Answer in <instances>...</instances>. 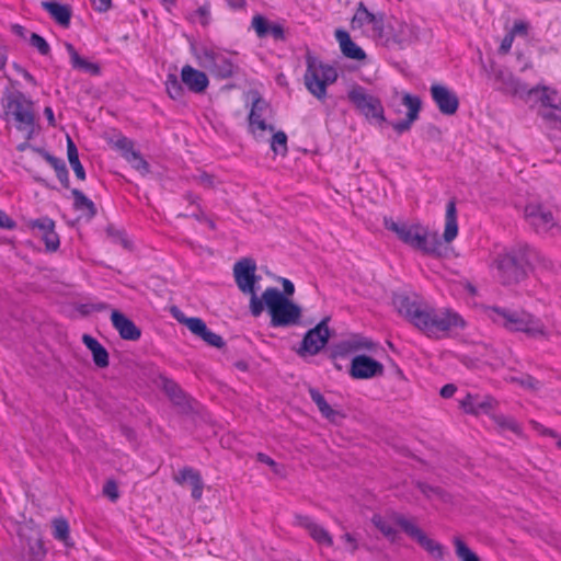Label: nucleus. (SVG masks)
Segmentation results:
<instances>
[{"instance_id": "55", "label": "nucleus", "mask_w": 561, "mask_h": 561, "mask_svg": "<svg viewBox=\"0 0 561 561\" xmlns=\"http://www.w3.org/2000/svg\"><path fill=\"white\" fill-rule=\"evenodd\" d=\"M512 380L518 382L522 387L533 391H537L540 387V382L531 376H525L523 378H513Z\"/></svg>"}, {"instance_id": "35", "label": "nucleus", "mask_w": 561, "mask_h": 561, "mask_svg": "<svg viewBox=\"0 0 561 561\" xmlns=\"http://www.w3.org/2000/svg\"><path fill=\"white\" fill-rule=\"evenodd\" d=\"M186 480H190V484L192 485V496L196 501L201 500L203 494V481L199 473L191 468H184L175 477V481L183 484Z\"/></svg>"}, {"instance_id": "14", "label": "nucleus", "mask_w": 561, "mask_h": 561, "mask_svg": "<svg viewBox=\"0 0 561 561\" xmlns=\"http://www.w3.org/2000/svg\"><path fill=\"white\" fill-rule=\"evenodd\" d=\"M350 102L355 108L368 119L385 122L383 106L381 101L367 93L360 85H353L347 93Z\"/></svg>"}, {"instance_id": "39", "label": "nucleus", "mask_w": 561, "mask_h": 561, "mask_svg": "<svg viewBox=\"0 0 561 561\" xmlns=\"http://www.w3.org/2000/svg\"><path fill=\"white\" fill-rule=\"evenodd\" d=\"M71 193L75 198V208L79 211H82L87 218H93L96 214L94 203L77 188H73Z\"/></svg>"}, {"instance_id": "63", "label": "nucleus", "mask_w": 561, "mask_h": 561, "mask_svg": "<svg viewBox=\"0 0 561 561\" xmlns=\"http://www.w3.org/2000/svg\"><path fill=\"white\" fill-rule=\"evenodd\" d=\"M15 222L10 219L2 210H0V228L12 229Z\"/></svg>"}, {"instance_id": "59", "label": "nucleus", "mask_w": 561, "mask_h": 561, "mask_svg": "<svg viewBox=\"0 0 561 561\" xmlns=\"http://www.w3.org/2000/svg\"><path fill=\"white\" fill-rule=\"evenodd\" d=\"M342 540H344V542L346 545V549L351 553H354L358 549L357 539L351 533H345L342 536Z\"/></svg>"}, {"instance_id": "9", "label": "nucleus", "mask_w": 561, "mask_h": 561, "mask_svg": "<svg viewBox=\"0 0 561 561\" xmlns=\"http://www.w3.org/2000/svg\"><path fill=\"white\" fill-rule=\"evenodd\" d=\"M4 115L8 122H13L16 128L26 134L30 139L34 131L35 115L33 104L22 94H12L4 103Z\"/></svg>"}, {"instance_id": "22", "label": "nucleus", "mask_w": 561, "mask_h": 561, "mask_svg": "<svg viewBox=\"0 0 561 561\" xmlns=\"http://www.w3.org/2000/svg\"><path fill=\"white\" fill-rule=\"evenodd\" d=\"M383 371V365L367 355H355L350 365V375L354 379L380 377Z\"/></svg>"}, {"instance_id": "34", "label": "nucleus", "mask_w": 561, "mask_h": 561, "mask_svg": "<svg viewBox=\"0 0 561 561\" xmlns=\"http://www.w3.org/2000/svg\"><path fill=\"white\" fill-rule=\"evenodd\" d=\"M42 7L50 14V16L61 26H69L71 19V8L56 1H43Z\"/></svg>"}, {"instance_id": "60", "label": "nucleus", "mask_w": 561, "mask_h": 561, "mask_svg": "<svg viewBox=\"0 0 561 561\" xmlns=\"http://www.w3.org/2000/svg\"><path fill=\"white\" fill-rule=\"evenodd\" d=\"M92 5L98 12H106L112 7V0H92Z\"/></svg>"}, {"instance_id": "18", "label": "nucleus", "mask_w": 561, "mask_h": 561, "mask_svg": "<svg viewBox=\"0 0 561 561\" xmlns=\"http://www.w3.org/2000/svg\"><path fill=\"white\" fill-rule=\"evenodd\" d=\"M495 80L501 83L499 89L506 94L519 96L526 102H536V96L529 94L533 89L520 82L512 72L506 69L492 67Z\"/></svg>"}, {"instance_id": "41", "label": "nucleus", "mask_w": 561, "mask_h": 561, "mask_svg": "<svg viewBox=\"0 0 561 561\" xmlns=\"http://www.w3.org/2000/svg\"><path fill=\"white\" fill-rule=\"evenodd\" d=\"M53 535L55 539L61 541L67 547H72L73 543L70 540L69 524L65 518H55L51 522Z\"/></svg>"}, {"instance_id": "21", "label": "nucleus", "mask_w": 561, "mask_h": 561, "mask_svg": "<svg viewBox=\"0 0 561 561\" xmlns=\"http://www.w3.org/2000/svg\"><path fill=\"white\" fill-rule=\"evenodd\" d=\"M499 404V401L492 396L480 397L479 394L467 393L459 400L460 408L473 416L486 414L491 417V414H495Z\"/></svg>"}, {"instance_id": "36", "label": "nucleus", "mask_w": 561, "mask_h": 561, "mask_svg": "<svg viewBox=\"0 0 561 561\" xmlns=\"http://www.w3.org/2000/svg\"><path fill=\"white\" fill-rule=\"evenodd\" d=\"M84 345L91 351L94 364L100 368L108 366L107 351L91 335L84 334L82 336Z\"/></svg>"}, {"instance_id": "64", "label": "nucleus", "mask_w": 561, "mask_h": 561, "mask_svg": "<svg viewBox=\"0 0 561 561\" xmlns=\"http://www.w3.org/2000/svg\"><path fill=\"white\" fill-rule=\"evenodd\" d=\"M268 34H271L274 38L280 39L284 36L283 27L278 24L270 25Z\"/></svg>"}, {"instance_id": "50", "label": "nucleus", "mask_w": 561, "mask_h": 561, "mask_svg": "<svg viewBox=\"0 0 561 561\" xmlns=\"http://www.w3.org/2000/svg\"><path fill=\"white\" fill-rule=\"evenodd\" d=\"M256 459L257 461H260L261 463H264L266 466H268L273 472L276 474V476H279V477H285V468L280 465H278L277 462H275L270 456H267L266 454H263V453H259L256 455Z\"/></svg>"}, {"instance_id": "37", "label": "nucleus", "mask_w": 561, "mask_h": 561, "mask_svg": "<svg viewBox=\"0 0 561 561\" xmlns=\"http://www.w3.org/2000/svg\"><path fill=\"white\" fill-rule=\"evenodd\" d=\"M458 234V224H457V209L456 203L454 201H449L446 207V222L445 230L443 233V238L445 242L450 243Z\"/></svg>"}, {"instance_id": "8", "label": "nucleus", "mask_w": 561, "mask_h": 561, "mask_svg": "<svg viewBox=\"0 0 561 561\" xmlns=\"http://www.w3.org/2000/svg\"><path fill=\"white\" fill-rule=\"evenodd\" d=\"M336 78L337 73L333 67L322 64L316 57H307L305 84L308 91L317 99L322 100L325 98L327 87L335 82Z\"/></svg>"}, {"instance_id": "52", "label": "nucleus", "mask_w": 561, "mask_h": 561, "mask_svg": "<svg viewBox=\"0 0 561 561\" xmlns=\"http://www.w3.org/2000/svg\"><path fill=\"white\" fill-rule=\"evenodd\" d=\"M252 26L255 30L259 37H264L268 34L270 24L267 20L262 15L253 16Z\"/></svg>"}, {"instance_id": "24", "label": "nucleus", "mask_w": 561, "mask_h": 561, "mask_svg": "<svg viewBox=\"0 0 561 561\" xmlns=\"http://www.w3.org/2000/svg\"><path fill=\"white\" fill-rule=\"evenodd\" d=\"M19 535L26 542L27 554L34 561L42 560L46 554V549L42 540L41 531L33 523H26L21 526Z\"/></svg>"}, {"instance_id": "47", "label": "nucleus", "mask_w": 561, "mask_h": 561, "mask_svg": "<svg viewBox=\"0 0 561 561\" xmlns=\"http://www.w3.org/2000/svg\"><path fill=\"white\" fill-rule=\"evenodd\" d=\"M371 523L382 533L385 537L390 540H394L397 531L382 516L374 515Z\"/></svg>"}, {"instance_id": "5", "label": "nucleus", "mask_w": 561, "mask_h": 561, "mask_svg": "<svg viewBox=\"0 0 561 561\" xmlns=\"http://www.w3.org/2000/svg\"><path fill=\"white\" fill-rule=\"evenodd\" d=\"M388 228L393 231L403 243L416 251L424 254H433L438 250L439 242L437 234L419 222H391L388 225Z\"/></svg>"}, {"instance_id": "10", "label": "nucleus", "mask_w": 561, "mask_h": 561, "mask_svg": "<svg viewBox=\"0 0 561 561\" xmlns=\"http://www.w3.org/2000/svg\"><path fill=\"white\" fill-rule=\"evenodd\" d=\"M375 37L387 47L404 48L417 38L416 30L394 18L381 22Z\"/></svg>"}, {"instance_id": "27", "label": "nucleus", "mask_w": 561, "mask_h": 561, "mask_svg": "<svg viewBox=\"0 0 561 561\" xmlns=\"http://www.w3.org/2000/svg\"><path fill=\"white\" fill-rule=\"evenodd\" d=\"M402 103L408 107L407 119L393 123L392 127L398 133H404L411 128L414 121L417 119L422 102L420 98L405 93L402 98Z\"/></svg>"}, {"instance_id": "6", "label": "nucleus", "mask_w": 561, "mask_h": 561, "mask_svg": "<svg viewBox=\"0 0 561 561\" xmlns=\"http://www.w3.org/2000/svg\"><path fill=\"white\" fill-rule=\"evenodd\" d=\"M233 278L238 289L250 296V311L253 317L262 314V299L256 294V284L260 276L256 275V263L251 257H243L237 261L232 268Z\"/></svg>"}, {"instance_id": "45", "label": "nucleus", "mask_w": 561, "mask_h": 561, "mask_svg": "<svg viewBox=\"0 0 561 561\" xmlns=\"http://www.w3.org/2000/svg\"><path fill=\"white\" fill-rule=\"evenodd\" d=\"M271 149L276 156L285 157L288 152L287 135L282 131H272Z\"/></svg>"}, {"instance_id": "58", "label": "nucleus", "mask_w": 561, "mask_h": 561, "mask_svg": "<svg viewBox=\"0 0 561 561\" xmlns=\"http://www.w3.org/2000/svg\"><path fill=\"white\" fill-rule=\"evenodd\" d=\"M195 15L199 19V22L203 26L208 25L209 23V15H210V8L209 4H205L199 7L195 11Z\"/></svg>"}, {"instance_id": "40", "label": "nucleus", "mask_w": 561, "mask_h": 561, "mask_svg": "<svg viewBox=\"0 0 561 561\" xmlns=\"http://www.w3.org/2000/svg\"><path fill=\"white\" fill-rule=\"evenodd\" d=\"M67 156H68V161H69L76 176L79 180L84 181L85 180V171L79 160L78 149L69 136H67Z\"/></svg>"}, {"instance_id": "30", "label": "nucleus", "mask_w": 561, "mask_h": 561, "mask_svg": "<svg viewBox=\"0 0 561 561\" xmlns=\"http://www.w3.org/2000/svg\"><path fill=\"white\" fill-rule=\"evenodd\" d=\"M381 15H375L369 12L366 5L363 2L358 3L357 10L352 19L351 25L352 28H362L365 24H370L373 26L374 36L376 35L381 22Z\"/></svg>"}, {"instance_id": "53", "label": "nucleus", "mask_w": 561, "mask_h": 561, "mask_svg": "<svg viewBox=\"0 0 561 561\" xmlns=\"http://www.w3.org/2000/svg\"><path fill=\"white\" fill-rule=\"evenodd\" d=\"M31 45L34 46L42 55H48L50 48L48 43L38 34L32 33L30 38Z\"/></svg>"}, {"instance_id": "1", "label": "nucleus", "mask_w": 561, "mask_h": 561, "mask_svg": "<svg viewBox=\"0 0 561 561\" xmlns=\"http://www.w3.org/2000/svg\"><path fill=\"white\" fill-rule=\"evenodd\" d=\"M392 305L404 320L431 339L446 337L451 331L465 327L458 313L450 309L434 308L416 295L396 294Z\"/></svg>"}, {"instance_id": "26", "label": "nucleus", "mask_w": 561, "mask_h": 561, "mask_svg": "<svg viewBox=\"0 0 561 561\" xmlns=\"http://www.w3.org/2000/svg\"><path fill=\"white\" fill-rule=\"evenodd\" d=\"M111 321L122 339L137 341L140 337L141 331L121 311L113 310L111 313Z\"/></svg>"}, {"instance_id": "16", "label": "nucleus", "mask_w": 561, "mask_h": 561, "mask_svg": "<svg viewBox=\"0 0 561 561\" xmlns=\"http://www.w3.org/2000/svg\"><path fill=\"white\" fill-rule=\"evenodd\" d=\"M396 523L408 536L423 547L432 558L443 560L445 556L444 547L439 542L427 537V535L415 523L401 515L396 516Z\"/></svg>"}, {"instance_id": "54", "label": "nucleus", "mask_w": 561, "mask_h": 561, "mask_svg": "<svg viewBox=\"0 0 561 561\" xmlns=\"http://www.w3.org/2000/svg\"><path fill=\"white\" fill-rule=\"evenodd\" d=\"M103 494L115 502L119 497L117 483L114 480H107L103 486Z\"/></svg>"}, {"instance_id": "11", "label": "nucleus", "mask_w": 561, "mask_h": 561, "mask_svg": "<svg viewBox=\"0 0 561 561\" xmlns=\"http://www.w3.org/2000/svg\"><path fill=\"white\" fill-rule=\"evenodd\" d=\"M529 94L541 105L539 115L547 127L561 131V92L542 85L533 88Z\"/></svg>"}, {"instance_id": "51", "label": "nucleus", "mask_w": 561, "mask_h": 561, "mask_svg": "<svg viewBox=\"0 0 561 561\" xmlns=\"http://www.w3.org/2000/svg\"><path fill=\"white\" fill-rule=\"evenodd\" d=\"M194 180L204 188H216L218 181L213 174H208L204 171L199 172L198 174L194 175Z\"/></svg>"}, {"instance_id": "13", "label": "nucleus", "mask_w": 561, "mask_h": 561, "mask_svg": "<svg viewBox=\"0 0 561 561\" xmlns=\"http://www.w3.org/2000/svg\"><path fill=\"white\" fill-rule=\"evenodd\" d=\"M250 95L252 105L248 117L249 129L254 137L261 138L266 131H274V126L270 122L273 116V110L257 92L253 91Z\"/></svg>"}, {"instance_id": "2", "label": "nucleus", "mask_w": 561, "mask_h": 561, "mask_svg": "<svg viewBox=\"0 0 561 561\" xmlns=\"http://www.w3.org/2000/svg\"><path fill=\"white\" fill-rule=\"evenodd\" d=\"M485 313L493 323L507 331L522 332L535 340L547 341L551 336L547 325L533 313L500 307H489Z\"/></svg>"}, {"instance_id": "38", "label": "nucleus", "mask_w": 561, "mask_h": 561, "mask_svg": "<svg viewBox=\"0 0 561 561\" xmlns=\"http://www.w3.org/2000/svg\"><path fill=\"white\" fill-rule=\"evenodd\" d=\"M161 387L170 400L182 409H185L187 401L180 387L172 380L161 377Z\"/></svg>"}, {"instance_id": "12", "label": "nucleus", "mask_w": 561, "mask_h": 561, "mask_svg": "<svg viewBox=\"0 0 561 561\" xmlns=\"http://www.w3.org/2000/svg\"><path fill=\"white\" fill-rule=\"evenodd\" d=\"M524 218L537 233L561 234V225L552 210L541 203H527L524 208Z\"/></svg>"}, {"instance_id": "4", "label": "nucleus", "mask_w": 561, "mask_h": 561, "mask_svg": "<svg viewBox=\"0 0 561 561\" xmlns=\"http://www.w3.org/2000/svg\"><path fill=\"white\" fill-rule=\"evenodd\" d=\"M261 299L262 312L264 309L267 310L272 327H291L300 322L302 316L301 307L284 296L276 287H267L262 293Z\"/></svg>"}, {"instance_id": "44", "label": "nucleus", "mask_w": 561, "mask_h": 561, "mask_svg": "<svg viewBox=\"0 0 561 561\" xmlns=\"http://www.w3.org/2000/svg\"><path fill=\"white\" fill-rule=\"evenodd\" d=\"M455 553L460 561H480V558L473 552L468 545L459 537L454 540Z\"/></svg>"}, {"instance_id": "48", "label": "nucleus", "mask_w": 561, "mask_h": 561, "mask_svg": "<svg viewBox=\"0 0 561 561\" xmlns=\"http://www.w3.org/2000/svg\"><path fill=\"white\" fill-rule=\"evenodd\" d=\"M185 199L191 205H194L196 207V211L192 213V214L182 213L179 216H181V217H190V216H192V217H194L198 221H206L208 217L206 216L205 211L202 209L201 205L198 204V196H196V195H194L192 193H187L185 195Z\"/></svg>"}, {"instance_id": "62", "label": "nucleus", "mask_w": 561, "mask_h": 561, "mask_svg": "<svg viewBox=\"0 0 561 561\" xmlns=\"http://www.w3.org/2000/svg\"><path fill=\"white\" fill-rule=\"evenodd\" d=\"M282 285H283V291L282 294L284 296H286L287 298H289L290 296L294 295L295 293V286L294 284L287 279V278H282Z\"/></svg>"}, {"instance_id": "56", "label": "nucleus", "mask_w": 561, "mask_h": 561, "mask_svg": "<svg viewBox=\"0 0 561 561\" xmlns=\"http://www.w3.org/2000/svg\"><path fill=\"white\" fill-rule=\"evenodd\" d=\"M419 488L421 492L430 499L437 496L442 500H445V493L438 488H434L424 483H419Z\"/></svg>"}, {"instance_id": "15", "label": "nucleus", "mask_w": 561, "mask_h": 561, "mask_svg": "<svg viewBox=\"0 0 561 561\" xmlns=\"http://www.w3.org/2000/svg\"><path fill=\"white\" fill-rule=\"evenodd\" d=\"M170 312L176 321L184 324L194 335L201 337L208 345L217 348H221L225 345L222 337L209 331L201 318H188L178 307H172Z\"/></svg>"}, {"instance_id": "20", "label": "nucleus", "mask_w": 561, "mask_h": 561, "mask_svg": "<svg viewBox=\"0 0 561 561\" xmlns=\"http://www.w3.org/2000/svg\"><path fill=\"white\" fill-rule=\"evenodd\" d=\"M201 65L220 78H229L236 71L233 62L224 54L205 49L199 56Z\"/></svg>"}, {"instance_id": "32", "label": "nucleus", "mask_w": 561, "mask_h": 561, "mask_svg": "<svg viewBox=\"0 0 561 561\" xmlns=\"http://www.w3.org/2000/svg\"><path fill=\"white\" fill-rule=\"evenodd\" d=\"M491 420L496 425V431L500 434H504L505 432H511L517 437H524V430L522 425L517 422V420L511 415H506L503 413L491 414Z\"/></svg>"}, {"instance_id": "17", "label": "nucleus", "mask_w": 561, "mask_h": 561, "mask_svg": "<svg viewBox=\"0 0 561 561\" xmlns=\"http://www.w3.org/2000/svg\"><path fill=\"white\" fill-rule=\"evenodd\" d=\"M328 321L329 318H324L305 334L301 345L297 351L298 355L302 357L307 355L313 356L327 345L330 339Z\"/></svg>"}, {"instance_id": "42", "label": "nucleus", "mask_w": 561, "mask_h": 561, "mask_svg": "<svg viewBox=\"0 0 561 561\" xmlns=\"http://www.w3.org/2000/svg\"><path fill=\"white\" fill-rule=\"evenodd\" d=\"M36 151L42 153L46 161L55 169L57 178L64 184V186L69 187L68 171L65 163L61 160L53 157L48 152H45L41 149H36Z\"/></svg>"}, {"instance_id": "57", "label": "nucleus", "mask_w": 561, "mask_h": 561, "mask_svg": "<svg viewBox=\"0 0 561 561\" xmlns=\"http://www.w3.org/2000/svg\"><path fill=\"white\" fill-rule=\"evenodd\" d=\"M529 23L523 20L515 21L513 28L511 30V34L515 36H526L529 31Z\"/></svg>"}, {"instance_id": "29", "label": "nucleus", "mask_w": 561, "mask_h": 561, "mask_svg": "<svg viewBox=\"0 0 561 561\" xmlns=\"http://www.w3.org/2000/svg\"><path fill=\"white\" fill-rule=\"evenodd\" d=\"M312 401L317 404L322 416L333 424H340L345 419V414L336 409H333L320 393L319 390L311 388L309 390Z\"/></svg>"}, {"instance_id": "33", "label": "nucleus", "mask_w": 561, "mask_h": 561, "mask_svg": "<svg viewBox=\"0 0 561 561\" xmlns=\"http://www.w3.org/2000/svg\"><path fill=\"white\" fill-rule=\"evenodd\" d=\"M65 47L70 56L71 66L75 69L88 72L92 76H99L101 73V68L98 64L92 62L79 55L72 44L65 43Z\"/></svg>"}, {"instance_id": "7", "label": "nucleus", "mask_w": 561, "mask_h": 561, "mask_svg": "<svg viewBox=\"0 0 561 561\" xmlns=\"http://www.w3.org/2000/svg\"><path fill=\"white\" fill-rule=\"evenodd\" d=\"M184 84L188 91L201 94L204 93L209 84V80L205 72L185 65L181 70V80L175 73H168L164 85L165 92L170 99L182 101L185 96Z\"/></svg>"}, {"instance_id": "25", "label": "nucleus", "mask_w": 561, "mask_h": 561, "mask_svg": "<svg viewBox=\"0 0 561 561\" xmlns=\"http://www.w3.org/2000/svg\"><path fill=\"white\" fill-rule=\"evenodd\" d=\"M431 94L439 111L445 115H454L459 107L456 93L447 87L435 83L431 87Z\"/></svg>"}, {"instance_id": "31", "label": "nucleus", "mask_w": 561, "mask_h": 561, "mask_svg": "<svg viewBox=\"0 0 561 561\" xmlns=\"http://www.w3.org/2000/svg\"><path fill=\"white\" fill-rule=\"evenodd\" d=\"M335 37L344 56L355 60H363L366 58L365 51L351 39V36L346 31L336 30Z\"/></svg>"}, {"instance_id": "28", "label": "nucleus", "mask_w": 561, "mask_h": 561, "mask_svg": "<svg viewBox=\"0 0 561 561\" xmlns=\"http://www.w3.org/2000/svg\"><path fill=\"white\" fill-rule=\"evenodd\" d=\"M298 525L308 530L311 538L319 545L332 547L333 539L329 531L307 516H298Z\"/></svg>"}, {"instance_id": "3", "label": "nucleus", "mask_w": 561, "mask_h": 561, "mask_svg": "<svg viewBox=\"0 0 561 561\" xmlns=\"http://www.w3.org/2000/svg\"><path fill=\"white\" fill-rule=\"evenodd\" d=\"M529 248L516 247L499 253L492 266L496 270V277L504 286L516 285L525 280L530 267Z\"/></svg>"}, {"instance_id": "23", "label": "nucleus", "mask_w": 561, "mask_h": 561, "mask_svg": "<svg viewBox=\"0 0 561 561\" xmlns=\"http://www.w3.org/2000/svg\"><path fill=\"white\" fill-rule=\"evenodd\" d=\"M28 227L33 234L45 243L47 251L54 252L59 248V237L55 231V222L50 218L31 220Z\"/></svg>"}, {"instance_id": "43", "label": "nucleus", "mask_w": 561, "mask_h": 561, "mask_svg": "<svg viewBox=\"0 0 561 561\" xmlns=\"http://www.w3.org/2000/svg\"><path fill=\"white\" fill-rule=\"evenodd\" d=\"M105 231L107 238L112 242L121 244L126 250H133V242L127 237L125 230L117 228L114 225H108Z\"/></svg>"}, {"instance_id": "46", "label": "nucleus", "mask_w": 561, "mask_h": 561, "mask_svg": "<svg viewBox=\"0 0 561 561\" xmlns=\"http://www.w3.org/2000/svg\"><path fill=\"white\" fill-rule=\"evenodd\" d=\"M140 174L146 175L150 172L149 163L144 159L138 150H135L129 158L125 159Z\"/></svg>"}, {"instance_id": "49", "label": "nucleus", "mask_w": 561, "mask_h": 561, "mask_svg": "<svg viewBox=\"0 0 561 561\" xmlns=\"http://www.w3.org/2000/svg\"><path fill=\"white\" fill-rule=\"evenodd\" d=\"M114 147L121 151L125 159L129 158V156L136 150L134 141L124 136H119L114 141Z\"/></svg>"}, {"instance_id": "61", "label": "nucleus", "mask_w": 561, "mask_h": 561, "mask_svg": "<svg viewBox=\"0 0 561 561\" xmlns=\"http://www.w3.org/2000/svg\"><path fill=\"white\" fill-rule=\"evenodd\" d=\"M513 41H514V36L508 33L503 39H502V43H501V46L499 48V51L503 55L507 54L512 47V44H513Z\"/></svg>"}, {"instance_id": "19", "label": "nucleus", "mask_w": 561, "mask_h": 561, "mask_svg": "<svg viewBox=\"0 0 561 561\" xmlns=\"http://www.w3.org/2000/svg\"><path fill=\"white\" fill-rule=\"evenodd\" d=\"M376 348V344L368 337L353 334L331 346V357H344L350 354L360 355L362 352H370Z\"/></svg>"}]
</instances>
